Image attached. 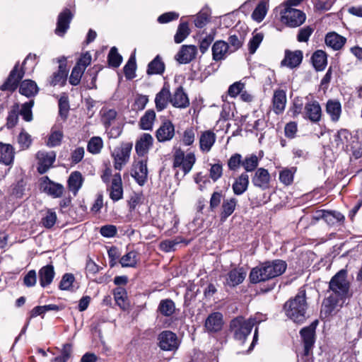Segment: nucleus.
<instances>
[{
  "label": "nucleus",
  "instance_id": "f257e3e1",
  "mask_svg": "<svg viewBox=\"0 0 362 362\" xmlns=\"http://www.w3.org/2000/svg\"><path fill=\"white\" fill-rule=\"evenodd\" d=\"M330 295L324 300L322 312L331 314L337 306H341L344 300L349 297V283L346 279V271L337 272L329 281Z\"/></svg>",
  "mask_w": 362,
  "mask_h": 362
},
{
  "label": "nucleus",
  "instance_id": "f03ea898",
  "mask_svg": "<svg viewBox=\"0 0 362 362\" xmlns=\"http://www.w3.org/2000/svg\"><path fill=\"white\" fill-rule=\"evenodd\" d=\"M286 315L296 323L301 324L305 320L307 303L305 291L300 288L293 298L288 300L284 306Z\"/></svg>",
  "mask_w": 362,
  "mask_h": 362
},
{
  "label": "nucleus",
  "instance_id": "7ed1b4c3",
  "mask_svg": "<svg viewBox=\"0 0 362 362\" xmlns=\"http://www.w3.org/2000/svg\"><path fill=\"white\" fill-rule=\"evenodd\" d=\"M261 321L262 320L257 318V316L248 320H245L243 317H238L230 322V327L235 338L244 341L250 334L253 326Z\"/></svg>",
  "mask_w": 362,
  "mask_h": 362
},
{
  "label": "nucleus",
  "instance_id": "20e7f679",
  "mask_svg": "<svg viewBox=\"0 0 362 362\" xmlns=\"http://www.w3.org/2000/svg\"><path fill=\"white\" fill-rule=\"evenodd\" d=\"M36 59V54L31 53L29 54L23 61L21 70L18 69V64H16L11 71L6 82L1 86V89L2 90H15L18 87L19 81L23 77L24 71L23 69H24V66L29 62L31 63L32 66H34L37 64Z\"/></svg>",
  "mask_w": 362,
  "mask_h": 362
},
{
  "label": "nucleus",
  "instance_id": "39448f33",
  "mask_svg": "<svg viewBox=\"0 0 362 362\" xmlns=\"http://www.w3.org/2000/svg\"><path fill=\"white\" fill-rule=\"evenodd\" d=\"M332 144L337 151L354 152L355 149L357 148L358 141L348 130L340 129L334 136Z\"/></svg>",
  "mask_w": 362,
  "mask_h": 362
},
{
  "label": "nucleus",
  "instance_id": "423d86ee",
  "mask_svg": "<svg viewBox=\"0 0 362 362\" xmlns=\"http://www.w3.org/2000/svg\"><path fill=\"white\" fill-rule=\"evenodd\" d=\"M196 160L194 153L185 154L183 151L177 149L173 156V168L181 170L183 173L182 176H185L191 171Z\"/></svg>",
  "mask_w": 362,
  "mask_h": 362
},
{
  "label": "nucleus",
  "instance_id": "0eeeda50",
  "mask_svg": "<svg viewBox=\"0 0 362 362\" xmlns=\"http://www.w3.org/2000/svg\"><path fill=\"white\" fill-rule=\"evenodd\" d=\"M281 11V21L291 28H296L301 25L305 21V14L300 10L292 7L284 6Z\"/></svg>",
  "mask_w": 362,
  "mask_h": 362
},
{
  "label": "nucleus",
  "instance_id": "6e6552de",
  "mask_svg": "<svg viewBox=\"0 0 362 362\" xmlns=\"http://www.w3.org/2000/svg\"><path fill=\"white\" fill-rule=\"evenodd\" d=\"M132 149V143H122L114 148L112 156L114 158V167L116 170H120L128 162Z\"/></svg>",
  "mask_w": 362,
  "mask_h": 362
},
{
  "label": "nucleus",
  "instance_id": "1a4fd4ad",
  "mask_svg": "<svg viewBox=\"0 0 362 362\" xmlns=\"http://www.w3.org/2000/svg\"><path fill=\"white\" fill-rule=\"evenodd\" d=\"M57 62L59 63L58 70L49 77V83L52 86H63L66 83L68 75L66 58L61 57L57 59Z\"/></svg>",
  "mask_w": 362,
  "mask_h": 362
},
{
  "label": "nucleus",
  "instance_id": "9d476101",
  "mask_svg": "<svg viewBox=\"0 0 362 362\" xmlns=\"http://www.w3.org/2000/svg\"><path fill=\"white\" fill-rule=\"evenodd\" d=\"M159 347L164 351H175L179 346V341L175 333L163 331L158 335Z\"/></svg>",
  "mask_w": 362,
  "mask_h": 362
},
{
  "label": "nucleus",
  "instance_id": "9b49d317",
  "mask_svg": "<svg viewBox=\"0 0 362 362\" xmlns=\"http://www.w3.org/2000/svg\"><path fill=\"white\" fill-rule=\"evenodd\" d=\"M36 157L38 160L37 171L40 174H44L54 163L56 158V153L54 151H39Z\"/></svg>",
  "mask_w": 362,
  "mask_h": 362
},
{
  "label": "nucleus",
  "instance_id": "f8f14e48",
  "mask_svg": "<svg viewBox=\"0 0 362 362\" xmlns=\"http://www.w3.org/2000/svg\"><path fill=\"white\" fill-rule=\"evenodd\" d=\"M271 176L268 170L263 168H258L252 177V184L263 190L269 188Z\"/></svg>",
  "mask_w": 362,
  "mask_h": 362
},
{
  "label": "nucleus",
  "instance_id": "ddd939ff",
  "mask_svg": "<svg viewBox=\"0 0 362 362\" xmlns=\"http://www.w3.org/2000/svg\"><path fill=\"white\" fill-rule=\"evenodd\" d=\"M74 16L73 13L68 8L63 10L58 16L55 33L63 36L69 28V23Z\"/></svg>",
  "mask_w": 362,
  "mask_h": 362
},
{
  "label": "nucleus",
  "instance_id": "4468645a",
  "mask_svg": "<svg viewBox=\"0 0 362 362\" xmlns=\"http://www.w3.org/2000/svg\"><path fill=\"white\" fill-rule=\"evenodd\" d=\"M249 277L251 283L257 284L271 279V274L266 263L264 262L258 267L253 268L250 272Z\"/></svg>",
  "mask_w": 362,
  "mask_h": 362
},
{
  "label": "nucleus",
  "instance_id": "2eb2a0df",
  "mask_svg": "<svg viewBox=\"0 0 362 362\" xmlns=\"http://www.w3.org/2000/svg\"><path fill=\"white\" fill-rule=\"evenodd\" d=\"M305 117L314 123H317L321 119L322 109L317 100H311L305 104Z\"/></svg>",
  "mask_w": 362,
  "mask_h": 362
},
{
  "label": "nucleus",
  "instance_id": "dca6fc26",
  "mask_svg": "<svg viewBox=\"0 0 362 362\" xmlns=\"http://www.w3.org/2000/svg\"><path fill=\"white\" fill-rule=\"evenodd\" d=\"M315 327L316 325L313 323L309 327H304L300 331V335L304 344V351L305 356L310 354V352L313 349L315 342L314 335Z\"/></svg>",
  "mask_w": 362,
  "mask_h": 362
},
{
  "label": "nucleus",
  "instance_id": "f3484780",
  "mask_svg": "<svg viewBox=\"0 0 362 362\" xmlns=\"http://www.w3.org/2000/svg\"><path fill=\"white\" fill-rule=\"evenodd\" d=\"M216 140V134L211 130H205L199 137V148L203 153L209 152Z\"/></svg>",
  "mask_w": 362,
  "mask_h": 362
},
{
  "label": "nucleus",
  "instance_id": "a211bd4d",
  "mask_svg": "<svg viewBox=\"0 0 362 362\" xmlns=\"http://www.w3.org/2000/svg\"><path fill=\"white\" fill-rule=\"evenodd\" d=\"M153 144V136L148 133L142 134L137 139L135 144V150L139 156L146 155Z\"/></svg>",
  "mask_w": 362,
  "mask_h": 362
},
{
  "label": "nucleus",
  "instance_id": "6ab92c4d",
  "mask_svg": "<svg viewBox=\"0 0 362 362\" xmlns=\"http://www.w3.org/2000/svg\"><path fill=\"white\" fill-rule=\"evenodd\" d=\"M175 135V127L173 123L166 120L162 123L156 132V137L159 142L171 140Z\"/></svg>",
  "mask_w": 362,
  "mask_h": 362
},
{
  "label": "nucleus",
  "instance_id": "aec40b11",
  "mask_svg": "<svg viewBox=\"0 0 362 362\" xmlns=\"http://www.w3.org/2000/svg\"><path fill=\"white\" fill-rule=\"evenodd\" d=\"M108 190L110 191V197L112 201L117 202L122 199L123 188L122 178L119 173H116L113 175L111 185Z\"/></svg>",
  "mask_w": 362,
  "mask_h": 362
},
{
  "label": "nucleus",
  "instance_id": "412c9836",
  "mask_svg": "<svg viewBox=\"0 0 362 362\" xmlns=\"http://www.w3.org/2000/svg\"><path fill=\"white\" fill-rule=\"evenodd\" d=\"M223 325V315L221 313L215 312L208 316L204 326L209 332H217L222 329Z\"/></svg>",
  "mask_w": 362,
  "mask_h": 362
},
{
  "label": "nucleus",
  "instance_id": "4be33fe9",
  "mask_svg": "<svg viewBox=\"0 0 362 362\" xmlns=\"http://www.w3.org/2000/svg\"><path fill=\"white\" fill-rule=\"evenodd\" d=\"M197 52L196 46L182 45L180 50L175 55V59L180 64H187L195 58Z\"/></svg>",
  "mask_w": 362,
  "mask_h": 362
},
{
  "label": "nucleus",
  "instance_id": "5701e85b",
  "mask_svg": "<svg viewBox=\"0 0 362 362\" xmlns=\"http://www.w3.org/2000/svg\"><path fill=\"white\" fill-rule=\"evenodd\" d=\"M230 53V47L225 41L218 40L212 46V57L214 61L223 60Z\"/></svg>",
  "mask_w": 362,
  "mask_h": 362
},
{
  "label": "nucleus",
  "instance_id": "b1692460",
  "mask_svg": "<svg viewBox=\"0 0 362 362\" xmlns=\"http://www.w3.org/2000/svg\"><path fill=\"white\" fill-rule=\"evenodd\" d=\"M132 176L139 185L145 184L148 177L147 161L146 160H139L134 165Z\"/></svg>",
  "mask_w": 362,
  "mask_h": 362
},
{
  "label": "nucleus",
  "instance_id": "393cba45",
  "mask_svg": "<svg viewBox=\"0 0 362 362\" xmlns=\"http://www.w3.org/2000/svg\"><path fill=\"white\" fill-rule=\"evenodd\" d=\"M170 103L175 107L185 108L189 105V100L184 92L183 88L179 86L171 95Z\"/></svg>",
  "mask_w": 362,
  "mask_h": 362
},
{
  "label": "nucleus",
  "instance_id": "a878e982",
  "mask_svg": "<svg viewBox=\"0 0 362 362\" xmlns=\"http://www.w3.org/2000/svg\"><path fill=\"white\" fill-rule=\"evenodd\" d=\"M171 98L169 86L165 84L155 98L156 107L158 111H162L168 106Z\"/></svg>",
  "mask_w": 362,
  "mask_h": 362
},
{
  "label": "nucleus",
  "instance_id": "bb28decb",
  "mask_svg": "<svg viewBox=\"0 0 362 362\" xmlns=\"http://www.w3.org/2000/svg\"><path fill=\"white\" fill-rule=\"evenodd\" d=\"M55 275L54 267L47 264L42 267L38 272L39 281L42 287L45 288L50 285Z\"/></svg>",
  "mask_w": 362,
  "mask_h": 362
},
{
  "label": "nucleus",
  "instance_id": "cd10ccee",
  "mask_svg": "<svg viewBox=\"0 0 362 362\" xmlns=\"http://www.w3.org/2000/svg\"><path fill=\"white\" fill-rule=\"evenodd\" d=\"M303 52L300 50L294 52L286 50L285 57L281 62V64L291 69L298 66L302 62Z\"/></svg>",
  "mask_w": 362,
  "mask_h": 362
},
{
  "label": "nucleus",
  "instance_id": "c85d7f7f",
  "mask_svg": "<svg viewBox=\"0 0 362 362\" xmlns=\"http://www.w3.org/2000/svg\"><path fill=\"white\" fill-rule=\"evenodd\" d=\"M42 182L44 191L54 197H60L64 192V187L58 183H55L45 177Z\"/></svg>",
  "mask_w": 362,
  "mask_h": 362
},
{
  "label": "nucleus",
  "instance_id": "c756f323",
  "mask_svg": "<svg viewBox=\"0 0 362 362\" xmlns=\"http://www.w3.org/2000/svg\"><path fill=\"white\" fill-rule=\"evenodd\" d=\"M14 156L13 147L11 144L0 141V163L9 165L13 162Z\"/></svg>",
  "mask_w": 362,
  "mask_h": 362
},
{
  "label": "nucleus",
  "instance_id": "7c9ffc66",
  "mask_svg": "<svg viewBox=\"0 0 362 362\" xmlns=\"http://www.w3.org/2000/svg\"><path fill=\"white\" fill-rule=\"evenodd\" d=\"M273 110L279 115L284 112L286 103V93L283 90H276L274 93L273 99Z\"/></svg>",
  "mask_w": 362,
  "mask_h": 362
},
{
  "label": "nucleus",
  "instance_id": "2f4dec72",
  "mask_svg": "<svg viewBox=\"0 0 362 362\" xmlns=\"http://www.w3.org/2000/svg\"><path fill=\"white\" fill-rule=\"evenodd\" d=\"M326 112L332 122H338L341 114V105L337 100H329L325 107Z\"/></svg>",
  "mask_w": 362,
  "mask_h": 362
},
{
  "label": "nucleus",
  "instance_id": "473e14b6",
  "mask_svg": "<svg viewBox=\"0 0 362 362\" xmlns=\"http://www.w3.org/2000/svg\"><path fill=\"white\" fill-rule=\"evenodd\" d=\"M346 40L343 36L332 32L329 33L325 36V43L334 50L340 49L345 44Z\"/></svg>",
  "mask_w": 362,
  "mask_h": 362
},
{
  "label": "nucleus",
  "instance_id": "72a5a7b5",
  "mask_svg": "<svg viewBox=\"0 0 362 362\" xmlns=\"http://www.w3.org/2000/svg\"><path fill=\"white\" fill-rule=\"evenodd\" d=\"M265 263L269 270L271 279L281 275L287 267L286 262L281 259H275L271 262H266Z\"/></svg>",
  "mask_w": 362,
  "mask_h": 362
},
{
  "label": "nucleus",
  "instance_id": "f704fd0d",
  "mask_svg": "<svg viewBox=\"0 0 362 362\" xmlns=\"http://www.w3.org/2000/svg\"><path fill=\"white\" fill-rule=\"evenodd\" d=\"M249 185V176L246 173L240 174L233 184V190L235 194L240 195L247 189Z\"/></svg>",
  "mask_w": 362,
  "mask_h": 362
},
{
  "label": "nucleus",
  "instance_id": "c9c22d12",
  "mask_svg": "<svg viewBox=\"0 0 362 362\" xmlns=\"http://www.w3.org/2000/svg\"><path fill=\"white\" fill-rule=\"evenodd\" d=\"M246 276L243 269H235L228 272L226 278V284L229 286H235L241 284Z\"/></svg>",
  "mask_w": 362,
  "mask_h": 362
},
{
  "label": "nucleus",
  "instance_id": "e433bc0d",
  "mask_svg": "<svg viewBox=\"0 0 362 362\" xmlns=\"http://www.w3.org/2000/svg\"><path fill=\"white\" fill-rule=\"evenodd\" d=\"M38 87L34 81L27 79L23 81L20 84V93L27 98L35 96L38 93Z\"/></svg>",
  "mask_w": 362,
  "mask_h": 362
},
{
  "label": "nucleus",
  "instance_id": "4c0bfd02",
  "mask_svg": "<svg viewBox=\"0 0 362 362\" xmlns=\"http://www.w3.org/2000/svg\"><path fill=\"white\" fill-rule=\"evenodd\" d=\"M237 199L235 198H230L225 199L221 206V212L220 218L221 221H225L235 209L237 205Z\"/></svg>",
  "mask_w": 362,
  "mask_h": 362
},
{
  "label": "nucleus",
  "instance_id": "58836bf2",
  "mask_svg": "<svg viewBox=\"0 0 362 362\" xmlns=\"http://www.w3.org/2000/svg\"><path fill=\"white\" fill-rule=\"evenodd\" d=\"M83 182V178L80 172L74 171L71 173L68 180L69 190L76 195L81 187Z\"/></svg>",
  "mask_w": 362,
  "mask_h": 362
},
{
  "label": "nucleus",
  "instance_id": "ea45409f",
  "mask_svg": "<svg viewBox=\"0 0 362 362\" xmlns=\"http://www.w3.org/2000/svg\"><path fill=\"white\" fill-rule=\"evenodd\" d=\"M318 217L324 219L328 224L334 225L344 219V216L338 211H322L319 212Z\"/></svg>",
  "mask_w": 362,
  "mask_h": 362
},
{
  "label": "nucleus",
  "instance_id": "a19ab883",
  "mask_svg": "<svg viewBox=\"0 0 362 362\" xmlns=\"http://www.w3.org/2000/svg\"><path fill=\"white\" fill-rule=\"evenodd\" d=\"M312 62L317 71H322L327 65V54L322 50H317L312 57Z\"/></svg>",
  "mask_w": 362,
  "mask_h": 362
},
{
  "label": "nucleus",
  "instance_id": "79ce46f5",
  "mask_svg": "<svg viewBox=\"0 0 362 362\" xmlns=\"http://www.w3.org/2000/svg\"><path fill=\"white\" fill-rule=\"evenodd\" d=\"M156 119V113L153 110H147L139 122L140 128L144 130H151Z\"/></svg>",
  "mask_w": 362,
  "mask_h": 362
},
{
  "label": "nucleus",
  "instance_id": "37998d69",
  "mask_svg": "<svg viewBox=\"0 0 362 362\" xmlns=\"http://www.w3.org/2000/svg\"><path fill=\"white\" fill-rule=\"evenodd\" d=\"M158 311L163 316H171L175 311L174 302L170 299H164L160 300Z\"/></svg>",
  "mask_w": 362,
  "mask_h": 362
},
{
  "label": "nucleus",
  "instance_id": "c03bdc74",
  "mask_svg": "<svg viewBox=\"0 0 362 362\" xmlns=\"http://www.w3.org/2000/svg\"><path fill=\"white\" fill-rule=\"evenodd\" d=\"M259 165V158L254 154L247 155L243 159V168L246 172H252L255 170Z\"/></svg>",
  "mask_w": 362,
  "mask_h": 362
},
{
  "label": "nucleus",
  "instance_id": "a18cd8bd",
  "mask_svg": "<svg viewBox=\"0 0 362 362\" xmlns=\"http://www.w3.org/2000/svg\"><path fill=\"white\" fill-rule=\"evenodd\" d=\"M165 66L159 56H157L148 65L147 74L148 75L162 74Z\"/></svg>",
  "mask_w": 362,
  "mask_h": 362
},
{
  "label": "nucleus",
  "instance_id": "49530a36",
  "mask_svg": "<svg viewBox=\"0 0 362 362\" xmlns=\"http://www.w3.org/2000/svg\"><path fill=\"white\" fill-rule=\"evenodd\" d=\"M137 262V254L134 251H131L123 255L119 260L122 267H135Z\"/></svg>",
  "mask_w": 362,
  "mask_h": 362
},
{
  "label": "nucleus",
  "instance_id": "de8ad7c7",
  "mask_svg": "<svg viewBox=\"0 0 362 362\" xmlns=\"http://www.w3.org/2000/svg\"><path fill=\"white\" fill-rule=\"evenodd\" d=\"M264 39V34L262 33H252V37L248 42V49L250 54H253L257 51L259 45Z\"/></svg>",
  "mask_w": 362,
  "mask_h": 362
},
{
  "label": "nucleus",
  "instance_id": "09e8293b",
  "mask_svg": "<svg viewBox=\"0 0 362 362\" xmlns=\"http://www.w3.org/2000/svg\"><path fill=\"white\" fill-rule=\"evenodd\" d=\"M114 298L116 303L122 308L125 309L127 303V292L124 288L122 287H118L114 291Z\"/></svg>",
  "mask_w": 362,
  "mask_h": 362
},
{
  "label": "nucleus",
  "instance_id": "8fccbe9b",
  "mask_svg": "<svg viewBox=\"0 0 362 362\" xmlns=\"http://www.w3.org/2000/svg\"><path fill=\"white\" fill-rule=\"evenodd\" d=\"M103 147V141L99 136L92 137L88 143L87 149L93 154L99 153Z\"/></svg>",
  "mask_w": 362,
  "mask_h": 362
},
{
  "label": "nucleus",
  "instance_id": "3c124183",
  "mask_svg": "<svg viewBox=\"0 0 362 362\" xmlns=\"http://www.w3.org/2000/svg\"><path fill=\"white\" fill-rule=\"evenodd\" d=\"M267 12V5L265 1H261L258 4L255 9L254 10L252 17L253 20L259 23L265 17Z\"/></svg>",
  "mask_w": 362,
  "mask_h": 362
},
{
  "label": "nucleus",
  "instance_id": "603ef678",
  "mask_svg": "<svg viewBox=\"0 0 362 362\" xmlns=\"http://www.w3.org/2000/svg\"><path fill=\"white\" fill-rule=\"evenodd\" d=\"M189 35V29L188 23L186 22L181 23L177 30L174 37L176 43H181Z\"/></svg>",
  "mask_w": 362,
  "mask_h": 362
},
{
  "label": "nucleus",
  "instance_id": "864d4df0",
  "mask_svg": "<svg viewBox=\"0 0 362 362\" xmlns=\"http://www.w3.org/2000/svg\"><path fill=\"white\" fill-rule=\"evenodd\" d=\"M102 121L105 127H109L117 117V112L113 109L103 108L101 110Z\"/></svg>",
  "mask_w": 362,
  "mask_h": 362
},
{
  "label": "nucleus",
  "instance_id": "5fc2aeb1",
  "mask_svg": "<svg viewBox=\"0 0 362 362\" xmlns=\"http://www.w3.org/2000/svg\"><path fill=\"white\" fill-rule=\"evenodd\" d=\"M296 173V168H285L279 173V180L285 185H289L293 180V175Z\"/></svg>",
  "mask_w": 362,
  "mask_h": 362
},
{
  "label": "nucleus",
  "instance_id": "6e6d98bb",
  "mask_svg": "<svg viewBox=\"0 0 362 362\" xmlns=\"http://www.w3.org/2000/svg\"><path fill=\"white\" fill-rule=\"evenodd\" d=\"M122 61V56L118 53L117 49L113 47L110 49L108 54L109 64L113 67H118Z\"/></svg>",
  "mask_w": 362,
  "mask_h": 362
},
{
  "label": "nucleus",
  "instance_id": "4d7b16f0",
  "mask_svg": "<svg viewBox=\"0 0 362 362\" xmlns=\"http://www.w3.org/2000/svg\"><path fill=\"white\" fill-rule=\"evenodd\" d=\"M136 66L135 57H131L124 67V72L127 78L132 79L135 77Z\"/></svg>",
  "mask_w": 362,
  "mask_h": 362
},
{
  "label": "nucleus",
  "instance_id": "13d9d810",
  "mask_svg": "<svg viewBox=\"0 0 362 362\" xmlns=\"http://www.w3.org/2000/svg\"><path fill=\"white\" fill-rule=\"evenodd\" d=\"M34 105L33 100L25 103L21 109L20 114L26 122H30L33 119L32 107Z\"/></svg>",
  "mask_w": 362,
  "mask_h": 362
},
{
  "label": "nucleus",
  "instance_id": "bf43d9fd",
  "mask_svg": "<svg viewBox=\"0 0 362 362\" xmlns=\"http://www.w3.org/2000/svg\"><path fill=\"white\" fill-rule=\"evenodd\" d=\"M63 138V133L59 130L52 131L49 135L47 145L49 147H55L60 145Z\"/></svg>",
  "mask_w": 362,
  "mask_h": 362
},
{
  "label": "nucleus",
  "instance_id": "052dcab7",
  "mask_svg": "<svg viewBox=\"0 0 362 362\" xmlns=\"http://www.w3.org/2000/svg\"><path fill=\"white\" fill-rule=\"evenodd\" d=\"M243 166V158L240 153H235L228 160L229 170L236 171Z\"/></svg>",
  "mask_w": 362,
  "mask_h": 362
},
{
  "label": "nucleus",
  "instance_id": "680f3d73",
  "mask_svg": "<svg viewBox=\"0 0 362 362\" xmlns=\"http://www.w3.org/2000/svg\"><path fill=\"white\" fill-rule=\"evenodd\" d=\"M72 353V346L70 344H66L63 346L62 349V355L55 357L52 362H66L71 357Z\"/></svg>",
  "mask_w": 362,
  "mask_h": 362
},
{
  "label": "nucleus",
  "instance_id": "e2e57ef3",
  "mask_svg": "<svg viewBox=\"0 0 362 362\" xmlns=\"http://www.w3.org/2000/svg\"><path fill=\"white\" fill-rule=\"evenodd\" d=\"M210 165L209 177L213 181L216 182L223 175V165L220 163L211 164Z\"/></svg>",
  "mask_w": 362,
  "mask_h": 362
},
{
  "label": "nucleus",
  "instance_id": "0e129e2a",
  "mask_svg": "<svg viewBox=\"0 0 362 362\" xmlns=\"http://www.w3.org/2000/svg\"><path fill=\"white\" fill-rule=\"evenodd\" d=\"M59 115L66 118L69 110L68 97L64 93L59 100Z\"/></svg>",
  "mask_w": 362,
  "mask_h": 362
},
{
  "label": "nucleus",
  "instance_id": "69168bd1",
  "mask_svg": "<svg viewBox=\"0 0 362 362\" xmlns=\"http://www.w3.org/2000/svg\"><path fill=\"white\" fill-rule=\"evenodd\" d=\"M18 107L16 105L9 112L6 124L8 129H11L16 125L18 120Z\"/></svg>",
  "mask_w": 362,
  "mask_h": 362
},
{
  "label": "nucleus",
  "instance_id": "338daca9",
  "mask_svg": "<svg viewBox=\"0 0 362 362\" xmlns=\"http://www.w3.org/2000/svg\"><path fill=\"white\" fill-rule=\"evenodd\" d=\"M83 72L84 70L79 68V66H75L71 73V76L69 77V83L73 86L78 85L80 83Z\"/></svg>",
  "mask_w": 362,
  "mask_h": 362
},
{
  "label": "nucleus",
  "instance_id": "774afa93",
  "mask_svg": "<svg viewBox=\"0 0 362 362\" xmlns=\"http://www.w3.org/2000/svg\"><path fill=\"white\" fill-rule=\"evenodd\" d=\"M209 21V14L206 11H200L196 16L194 25L197 28L204 27Z\"/></svg>",
  "mask_w": 362,
  "mask_h": 362
}]
</instances>
